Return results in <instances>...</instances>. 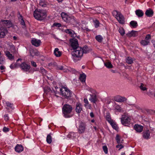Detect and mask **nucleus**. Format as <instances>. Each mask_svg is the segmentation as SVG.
Masks as SVG:
<instances>
[{
    "mask_svg": "<svg viewBox=\"0 0 155 155\" xmlns=\"http://www.w3.org/2000/svg\"><path fill=\"white\" fill-rule=\"evenodd\" d=\"M72 106L69 104H65L62 108V111L63 116L65 118H69L71 117V113L73 110Z\"/></svg>",
    "mask_w": 155,
    "mask_h": 155,
    "instance_id": "f257e3e1",
    "label": "nucleus"
},
{
    "mask_svg": "<svg viewBox=\"0 0 155 155\" xmlns=\"http://www.w3.org/2000/svg\"><path fill=\"white\" fill-rule=\"evenodd\" d=\"M60 95L65 99H70L72 96V93L67 87L62 86L60 88Z\"/></svg>",
    "mask_w": 155,
    "mask_h": 155,
    "instance_id": "f03ea898",
    "label": "nucleus"
},
{
    "mask_svg": "<svg viewBox=\"0 0 155 155\" xmlns=\"http://www.w3.org/2000/svg\"><path fill=\"white\" fill-rule=\"evenodd\" d=\"M33 15L35 18L38 20H42L46 16V13L43 10L38 9L35 10Z\"/></svg>",
    "mask_w": 155,
    "mask_h": 155,
    "instance_id": "7ed1b4c3",
    "label": "nucleus"
},
{
    "mask_svg": "<svg viewBox=\"0 0 155 155\" xmlns=\"http://www.w3.org/2000/svg\"><path fill=\"white\" fill-rule=\"evenodd\" d=\"M61 16L64 21L67 23L72 24L76 22L75 18L73 16L68 15L64 12H62L61 13Z\"/></svg>",
    "mask_w": 155,
    "mask_h": 155,
    "instance_id": "20e7f679",
    "label": "nucleus"
},
{
    "mask_svg": "<svg viewBox=\"0 0 155 155\" xmlns=\"http://www.w3.org/2000/svg\"><path fill=\"white\" fill-rule=\"evenodd\" d=\"M83 49L82 48L79 47L74 49L72 52L73 56L78 58H81L83 55Z\"/></svg>",
    "mask_w": 155,
    "mask_h": 155,
    "instance_id": "39448f33",
    "label": "nucleus"
},
{
    "mask_svg": "<svg viewBox=\"0 0 155 155\" xmlns=\"http://www.w3.org/2000/svg\"><path fill=\"white\" fill-rule=\"evenodd\" d=\"M0 30H3L4 29H6L7 28H10L12 26V24L9 20H1V22Z\"/></svg>",
    "mask_w": 155,
    "mask_h": 155,
    "instance_id": "423d86ee",
    "label": "nucleus"
},
{
    "mask_svg": "<svg viewBox=\"0 0 155 155\" xmlns=\"http://www.w3.org/2000/svg\"><path fill=\"white\" fill-rule=\"evenodd\" d=\"M121 124L124 125L128 126L130 124V118L128 116L123 114L120 118Z\"/></svg>",
    "mask_w": 155,
    "mask_h": 155,
    "instance_id": "0eeeda50",
    "label": "nucleus"
},
{
    "mask_svg": "<svg viewBox=\"0 0 155 155\" xmlns=\"http://www.w3.org/2000/svg\"><path fill=\"white\" fill-rule=\"evenodd\" d=\"M70 44L73 49L74 50L79 47L78 41L77 39L72 38L70 39Z\"/></svg>",
    "mask_w": 155,
    "mask_h": 155,
    "instance_id": "6e6552de",
    "label": "nucleus"
},
{
    "mask_svg": "<svg viewBox=\"0 0 155 155\" xmlns=\"http://www.w3.org/2000/svg\"><path fill=\"white\" fill-rule=\"evenodd\" d=\"M116 12L117 13L116 17L119 22L122 24H124L125 21L123 16L120 13L118 12L117 11Z\"/></svg>",
    "mask_w": 155,
    "mask_h": 155,
    "instance_id": "1a4fd4ad",
    "label": "nucleus"
},
{
    "mask_svg": "<svg viewBox=\"0 0 155 155\" xmlns=\"http://www.w3.org/2000/svg\"><path fill=\"white\" fill-rule=\"evenodd\" d=\"M20 67L22 70L25 71H28L30 68V66L25 62H23L21 64Z\"/></svg>",
    "mask_w": 155,
    "mask_h": 155,
    "instance_id": "9d476101",
    "label": "nucleus"
},
{
    "mask_svg": "<svg viewBox=\"0 0 155 155\" xmlns=\"http://www.w3.org/2000/svg\"><path fill=\"white\" fill-rule=\"evenodd\" d=\"M31 43L32 45L37 47L40 45L41 41L40 40L33 38L31 41Z\"/></svg>",
    "mask_w": 155,
    "mask_h": 155,
    "instance_id": "9b49d317",
    "label": "nucleus"
},
{
    "mask_svg": "<svg viewBox=\"0 0 155 155\" xmlns=\"http://www.w3.org/2000/svg\"><path fill=\"white\" fill-rule=\"evenodd\" d=\"M85 129V124L83 123H80L78 128V132L79 133H82L84 132Z\"/></svg>",
    "mask_w": 155,
    "mask_h": 155,
    "instance_id": "f8f14e48",
    "label": "nucleus"
},
{
    "mask_svg": "<svg viewBox=\"0 0 155 155\" xmlns=\"http://www.w3.org/2000/svg\"><path fill=\"white\" fill-rule=\"evenodd\" d=\"M82 105L80 103H77L75 109L76 112L78 113H80L82 110Z\"/></svg>",
    "mask_w": 155,
    "mask_h": 155,
    "instance_id": "ddd939ff",
    "label": "nucleus"
},
{
    "mask_svg": "<svg viewBox=\"0 0 155 155\" xmlns=\"http://www.w3.org/2000/svg\"><path fill=\"white\" fill-rule=\"evenodd\" d=\"M114 100L117 102H122L126 101L127 99L124 97L117 96L115 97Z\"/></svg>",
    "mask_w": 155,
    "mask_h": 155,
    "instance_id": "4468645a",
    "label": "nucleus"
},
{
    "mask_svg": "<svg viewBox=\"0 0 155 155\" xmlns=\"http://www.w3.org/2000/svg\"><path fill=\"white\" fill-rule=\"evenodd\" d=\"M143 134V137L145 139H148L150 138V132L149 130L144 131Z\"/></svg>",
    "mask_w": 155,
    "mask_h": 155,
    "instance_id": "2eb2a0df",
    "label": "nucleus"
},
{
    "mask_svg": "<svg viewBox=\"0 0 155 155\" xmlns=\"http://www.w3.org/2000/svg\"><path fill=\"white\" fill-rule=\"evenodd\" d=\"M90 97L89 98V100L91 102L95 103L97 101V98L95 94H90Z\"/></svg>",
    "mask_w": 155,
    "mask_h": 155,
    "instance_id": "dca6fc26",
    "label": "nucleus"
},
{
    "mask_svg": "<svg viewBox=\"0 0 155 155\" xmlns=\"http://www.w3.org/2000/svg\"><path fill=\"white\" fill-rule=\"evenodd\" d=\"M15 149L16 152L19 153L23 150L24 148L21 145L17 144L15 147Z\"/></svg>",
    "mask_w": 155,
    "mask_h": 155,
    "instance_id": "f3484780",
    "label": "nucleus"
},
{
    "mask_svg": "<svg viewBox=\"0 0 155 155\" xmlns=\"http://www.w3.org/2000/svg\"><path fill=\"white\" fill-rule=\"evenodd\" d=\"M143 127L140 125H135L134 127V129L137 132H140L142 131Z\"/></svg>",
    "mask_w": 155,
    "mask_h": 155,
    "instance_id": "a211bd4d",
    "label": "nucleus"
},
{
    "mask_svg": "<svg viewBox=\"0 0 155 155\" xmlns=\"http://www.w3.org/2000/svg\"><path fill=\"white\" fill-rule=\"evenodd\" d=\"M153 12L151 9H149L146 10L145 14L146 16L149 17H152L153 15Z\"/></svg>",
    "mask_w": 155,
    "mask_h": 155,
    "instance_id": "6ab92c4d",
    "label": "nucleus"
},
{
    "mask_svg": "<svg viewBox=\"0 0 155 155\" xmlns=\"http://www.w3.org/2000/svg\"><path fill=\"white\" fill-rule=\"evenodd\" d=\"M135 13L139 17L143 16L144 14L143 11L140 9L137 10L135 11Z\"/></svg>",
    "mask_w": 155,
    "mask_h": 155,
    "instance_id": "aec40b11",
    "label": "nucleus"
},
{
    "mask_svg": "<svg viewBox=\"0 0 155 155\" xmlns=\"http://www.w3.org/2000/svg\"><path fill=\"white\" fill-rule=\"evenodd\" d=\"M54 53L55 55L57 57H59L61 55V51H59V49L57 48L55 49Z\"/></svg>",
    "mask_w": 155,
    "mask_h": 155,
    "instance_id": "412c9836",
    "label": "nucleus"
},
{
    "mask_svg": "<svg viewBox=\"0 0 155 155\" xmlns=\"http://www.w3.org/2000/svg\"><path fill=\"white\" fill-rule=\"evenodd\" d=\"M5 54L8 58L11 61H12L14 59V56L12 54L10 53L9 51L5 52Z\"/></svg>",
    "mask_w": 155,
    "mask_h": 155,
    "instance_id": "4be33fe9",
    "label": "nucleus"
},
{
    "mask_svg": "<svg viewBox=\"0 0 155 155\" xmlns=\"http://www.w3.org/2000/svg\"><path fill=\"white\" fill-rule=\"evenodd\" d=\"M65 32L69 34L72 37H75V34L74 31L70 29H67L65 30Z\"/></svg>",
    "mask_w": 155,
    "mask_h": 155,
    "instance_id": "5701e85b",
    "label": "nucleus"
},
{
    "mask_svg": "<svg viewBox=\"0 0 155 155\" xmlns=\"http://www.w3.org/2000/svg\"><path fill=\"white\" fill-rule=\"evenodd\" d=\"M84 103H85L84 104V106L87 108L90 109L91 107V104H89L87 98H84Z\"/></svg>",
    "mask_w": 155,
    "mask_h": 155,
    "instance_id": "b1692460",
    "label": "nucleus"
},
{
    "mask_svg": "<svg viewBox=\"0 0 155 155\" xmlns=\"http://www.w3.org/2000/svg\"><path fill=\"white\" fill-rule=\"evenodd\" d=\"M2 31L0 33V37L4 38L8 32V30L6 29H4L3 30H1Z\"/></svg>",
    "mask_w": 155,
    "mask_h": 155,
    "instance_id": "393cba45",
    "label": "nucleus"
},
{
    "mask_svg": "<svg viewBox=\"0 0 155 155\" xmlns=\"http://www.w3.org/2000/svg\"><path fill=\"white\" fill-rule=\"evenodd\" d=\"M82 49H83V54L84 53L86 54L88 53L91 50V49H89L86 46H84L83 48H82Z\"/></svg>",
    "mask_w": 155,
    "mask_h": 155,
    "instance_id": "a878e982",
    "label": "nucleus"
},
{
    "mask_svg": "<svg viewBox=\"0 0 155 155\" xmlns=\"http://www.w3.org/2000/svg\"><path fill=\"white\" fill-rule=\"evenodd\" d=\"M134 59L131 57H128L126 58V62L128 64H131L133 62Z\"/></svg>",
    "mask_w": 155,
    "mask_h": 155,
    "instance_id": "bb28decb",
    "label": "nucleus"
},
{
    "mask_svg": "<svg viewBox=\"0 0 155 155\" xmlns=\"http://www.w3.org/2000/svg\"><path fill=\"white\" fill-rule=\"evenodd\" d=\"M86 75L84 74H81L79 77V79L82 82H84L85 81Z\"/></svg>",
    "mask_w": 155,
    "mask_h": 155,
    "instance_id": "cd10ccee",
    "label": "nucleus"
},
{
    "mask_svg": "<svg viewBox=\"0 0 155 155\" xmlns=\"http://www.w3.org/2000/svg\"><path fill=\"white\" fill-rule=\"evenodd\" d=\"M136 31H131L129 32L127 34V36L129 37H131L132 36H135L136 35Z\"/></svg>",
    "mask_w": 155,
    "mask_h": 155,
    "instance_id": "c85d7f7f",
    "label": "nucleus"
},
{
    "mask_svg": "<svg viewBox=\"0 0 155 155\" xmlns=\"http://www.w3.org/2000/svg\"><path fill=\"white\" fill-rule=\"evenodd\" d=\"M46 141L49 144L51 143L52 138L51 136V134H50L47 135L46 138Z\"/></svg>",
    "mask_w": 155,
    "mask_h": 155,
    "instance_id": "c756f323",
    "label": "nucleus"
},
{
    "mask_svg": "<svg viewBox=\"0 0 155 155\" xmlns=\"http://www.w3.org/2000/svg\"><path fill=\"white\" fill-rule=\"evenodd\" d=\"M106 120L109 122L110 123L113 120L111 119L110 114L109 113H107L106 114Z\"/></svg>",
    "mask_w": 155,
    "mask_h": 155,
    "instance_id": "7c9ffc66",
    "label": "nucleus"
},
{
    "mask_svg": "<svg viewBox=\"0 0 155 155\" xmlns=\"http://www.w3.org/2000/svg\"><path fill=\"white\" fill-rule=\"evenodd\" d=\"M105 66L108 68H113V65L109 61L107 62L104 63Z\"/></svg>",
    "mask_w": 155,
    "mask_h": 155,
    "instance_id": "2f4dec72",
    "label": "nucleus"
},
{
    "mask_svg": "<svg viewBox=\"0 0 155 155\" xmlns=\"http://www.w3.org/2000/svg\"><path fill=\"white\" fill-rule=\"evenodd\" d=\"M95 38L99 42H101L103 39L102 37L100 35L96 36L95 37Z\"/></svg>",
    "mask_w": 155,
    "mask_h": 155,
    "instance_id": "473e14b6",
    "label": "nucleus"
},
{
    "mask_svg": "<svg viewBox=\"0 0 155 155\" xmlns=\"http://www.w3.org/2000/svg\"><path fill=\"white\" fill-rule=\"evenodd\" d=\"M149 42V41L145 40H142L140 41L141 44L143 46H146L148 45Z\"/></svg>",
    "mask_w": 155,
    "mask_h": 155,
    "instance_id": "72a5a7b5",
    "label": "nucleus"
},
{
    "mask_svg": "<svg viewBox=\"0 0 155 155\" xmlns=\"http://www.w3.org/2000/svg\"><path fill=\"white\" fill-rule=\"evenodd\" d=\"M130 24L131 26H133L134 28H136L138 25L137 22L134 21H131L130 22Z\"/></svg>",
    "mask_w": 155,
    "mask_h": 155,
    "instance_id": "f704fd0d",
    "label": "nucleus"
},
{
    "mask_svg": "<svg viewBox=\"0 0 155 155\" xmlns=\"http://www.w3.org/2000/svg\"><path fill=\"white\" fill-rule=\"evenodd\" d=\"M109 123H110V125H111L112 127L114 129H115L116 130H117L118 129V128L117 127L116 124H115V123L114 122L113 120Z\"/></svg>",
    "mask_w": 155,
    "mask_h": 155,
    "instance_id": "c9c22d12",
    "label": "nucleus"
},
{
    "mask_svg": "<svg viewBox=\"0 0 155 155\" xmlns=\"http://www.w3.org/2000/svg\"><path fill=\"white\" fill-rule=\"evenodd\" d=\"M56 69L58 70H63L64 72H67V70L64 68V67L61 65H57V66Z\"/></svg>",
    "mask_w": 155,
    "mask_h": 155,
    "instance_id": "e433bc0d",
    "label": "nucleus"
},
{
    "mask_svg": "<svg viewBox=\"0 0 155 155\" xmlns=\"http://www.w3.org/2000/svg\"><path fill=\"white\" fill-rule=\"evenodd\" d=\"M140 89L143 91H147V88L146 87V86L143 83L141 84V85L140 87Z\"/></svg>",
    "mask_w": 155,
    "mask_h": 155,
    "instance_id": "4c0bfd02",
    "label": "nucleus"
},
{
    "mask_svg": "<svg viewBox=\"0 0 155 155\" xmlns=\"http://www.w3.org/2000/svg\"><path fill=\"white\" fill-rule=\"evenodd\" d=\"M39 4L42 7H45L47 6L46 3L43 0H41L39 2Z\"/></svg>",
    "mask_w": 155,
    "mask_h": 155,
    "instance_id": "58836bf2",
    "label": "nucleus"
},
{
    "mask_svg": "<svg viewBox=\"0 0 155 155\" xmlns=\"http://www.w3.org/2000/svg\"><path fill=\"white\" fill-rule=\"evenodd\" d=\"M94 26L95 28H97L99 26V22L98 20L95 19L94 20Z\"/></svg>",
    "mask_w": 155,
    "mask_h": 155,
    "instance_id": "ea45409f",
    "label": "nucleus"
},
{
    "mask_svg": "<svg viewBox=\"0 0 155 155\" xmlns=\"http://www.w3.org/2000/svg\"><path fill=\"white\" fill-rule=\"evenodd\" d=\"M116 140L117 142L118 143H122L120 141V136L118 134L117 135L116 137Z\"/></svg>",
    "mask_w": 155,
    "mask_h": 155,
    "instance_id": "a19ab883",
    "label": "nucleus"
},
{
    "mask_svg": "<svg viewBox=\"0 0 155 155\" xmlns=\"http://www.w3.org/2000/svg\"><path fill=\"white\" fill-rule=\"evenodd\" d=\"M5 104L7 107H9L11 108H13V104H12L8 101H5Z\"/></svg>",
    "mask_w": 155,
    "mask_h": 155,
    "instance_id": "79ce46f5",
    "label": "nucleus"
},
{
    "mask_svg": "<svg viewBox=\"0 0 155 155\" xmlns=\"http://www.w3.org/2000/svg\"><path fill=\"white\" fill-rule=\"evenodd\" d=\"M119 31L120 33L122 35H124L125 34V31L124 30L123 28H120L119 30Z\"/></svg>",
    "mask_w": 155,
    "mask_h": 155,
    "instance_id": "37998d69",
    "label": "nucleus"
},
{
    "mask_svg": "<svg viewBox=\"0 0 155 155\" xmlns=\"http://www.w3.org/2000/svg\"><path fill=\"white\" fill-rule=\"evenodd\" d=\"M115 109L119 112H121L122 111L121 107L118 105L115 107Z\"/></svg>",
    "mask_w": 155,
    "mask_h": 155,
    "instance_id": "c03bdc74",
    "label": "nucleus"
},
{
    "mask_svg": "<svg viewBox=\"0 0 155 155\" xmlns=\"http://www.w3.org/2000/svg\"><path fill=\"white\" fill-rule=\"evenodd\" d=\"M103 149L104 152L106 154H107L108 153L107 148L106 146H103Z\"/></svg>",
    "mask_w": 155,
    "mask_h": 155,
    "instance_id": "a18cd8bd",
    "label": "nucleus"
},
{
    "mask_svg": "<svg viewBox=\"0 0 155 155\" xmlns=\"http://www.w3.org/2000/svg\"><path fill=\"white\" fill-rule=\"evenodd\" d=\"M40 69L41 72L44 75L46 74V71L43 68H41Z\"/></svg>",
    "mask_w": 155,
    "mask_h": 155,
    "instance_id": "49530a36",
    "label": "nucleus"
},
{
    "mask_svg": "<svg viewBox=\"0 0 155 155\" xmlns=\"http://www.w3.org/2000/svg\"><path fill=\"white\" fill-rule=\"evenodd\" d=\"M116 147L117 148H119V150H120L124 147V146L122 144H118L116 146Z\"/></svg>",
    "mask_w": 155,
    "mask_h": 155,
    "instance_id": "de8ad7c7",
    "label": "nucleus"
},
{
    "mask_svg": "<svg viewBox=\"0 0 155 155\" xmlns=\"http://www.w3.org/2000/svg\"><path fill=\"white\" fill-rule=\"evenodd\" d=\"M88 90L90 91L93 94H95V91L93 89H92V88H89L88 89Z\"/></svg>",
    "mask_w": 155,
    "mask_h": 155,
    "instance_id": "09e8293b",
    "label": "nucleus"
},
{
    "mask_svg": "<svg viewBox=\"0 0 155 155\" xmlns=\"http://www.w3.org/2000/svg\"><path fill=\"white\" fill-rule=\"evenodd\" d=\"M4 60L2 55H1V53L0 52V64H2Z\"/></svg>",
    "mask_w": 155,
    "mask_h": 155,
    "instance_id": "8fccbe9b",
    "label": "nucleus"
},
{
    "mask_svg": "<svg viewBox=\"0 0 155 155\" xmlns=\"http://www.w3.org/2000/svg\"><path fill=\"white\" fill-rule=\"evenodd\" d=\"M3 130L4 132H6L9 131V129L8 128L4 127L3 129Z\"/></svg>",
    "mask_w": 155,
    "mask_h": 155,
    "instance_id": "3c124183",
    "label": "nucleus"
},
{
    "mask_svg": "<svg viewBox=\"0 0 155 155\" xmlns=\"http://www.w3.org/2000/svg\"><path fill=\"white\" fill-rule=\"evenodd\" d=\"M10 67L11 68L13 69L16 67V64H12L10 65Z\"/></svg>",
    "mask_w": 155,
    "mask_h": 155,
    "instance_id": "603ef678",
    "label": "nucleus"
},
{
    "mask_svg": "<svg viewBox=\"0 0 155 155\" xmlns=\"http://www.w3.org/2000/svg\"><path fill=\"white\" fill-rule=\"evenodd\" d=\"M151 38V36L150 35L148 34L145 37V39L148 41V40L150 39Z\"/></svg>",
    "mask_w": 155,
    "mask_h": 155,
    "instance_id": "864d4df0",
    "label": "nucleus"
},
{
    "mask_svg": "<svg viewBox=\"0 0 155 155\" xmlns=\"http://www.w3.org/2000/svg\"><path fill=\"white\" fill-rule=\"evenodd\" d=\"M54 25L58 27H60L61 26V25L59 23H54Z\"/></svg>",
    "mask_w": 155,
    "mask_h": 155,
    "instance_id": "5fc2aeb1",
    "label": "nucleus"
},
{
    "mask_svg": "<svg viewBox=\"0 0 155 155\" xmlns=\"http://www.w3.org/2000/svg\"><path fill=\"white\" fill-rule=\"evenodd\" d=\"M31 65L33 66L34 67H36L37 66V64H36V63L33 61H31Z\"/></svg>",
    "mask_w": 155,
    "mask_h": 155,
    "instance_id": "6e6d98bb",
    "label": "nucleus"
},
{
    "mask_svg": "<svg viewBox=\"0 0 155 155\" xmlns=\"http://www.w3.org/2000/svg\"><path fill=\"white\" fill-rule=\"evenodd\" d=\"M51 91V90H50V89L49 88H47L44 89V91H45V92L46 93L49 92Z\"/></svg>",
    "mask_w": 155,
    "mask_h": 155,
    "instance_id": "4d7b16f0",
    "label": "nucleus"
},
{
    "mask_svg": "<svg viewBox=\"0 0 155 155\" xmlns=\"http://www.w3.org/2000/svg\"><path fill=\"white\" fill-rule=\"evenodd\" d=\"M5 120L7 121L8 120V114H6L4 115Z\"/></svg>",
    "mask_w": 155,
    "mask_h": 155,
    "instance_id": "13d9d810",
    "label": "nucleus"
},
{
    "mask_svg": "<svg viewBox=\"0 0 155 155\" xmlns=\"http://www.w3.org/2000/svg\"><path fill=\"white\" fill-rule=\"evenodd\" d=\"M82 28L83 30H85L87 31H88L90 30L88 28H87L86 27H82Z\"/></svg>",
    "mask_w": 155,
    "mask_h": 155,
    "instance_id": "bf43d9fd",
    "label": "nucleus"
},
{
    "mask_svg": "<svg viewBox=\"0 0 155 155\" xmlns=\"http://www.w3.org/2000/svg\"><path fill=\"white\" fill-rule=\"evenodd\" d=\"M18 19L20 21H21V20L23 19L22 16L21 15H19V17H18Z\"/></svg>",
    "mask_w": 155,
    "mask_h": 155,
    "instance_id": "052dcab7",
    "label": "nucleus"
},
{
    "mask_svg": "<svg viewBox=\"0 0 155 155\" xmlns=\"http://www.w3.org/2000/svg\"><path fill=\"white\" fill-rule=\"evenodd\" d=\"M21 21V24L22 25H24L25 24V22L24 21L23 19L21 20V21Z\"/></svg>",
    "mask_w": 155,
    "mask_h": 155,
    "instance_id": "680f3d73",
    "label": "nucleus"
},
{
    "mask_svg": "<svg viewBox=\"0 0 155 155\" xmlns=\"http://www.w3.org/2000/svg\"><path fill=\"white\" fill-rule=\"evenodd\" d=\"M90 116L91 117H94V114L92 112L90 113Z\"/></svg>",
    "mask_w": 155,
    "mask_h": 155,
    "instance_id": "e2e57ef3",
    "label": "nucleus"
},
{
    "mask_svg": "<svg viewBox=\"0 0 155 155\" xmlns=\"http://www.w3.org/2000/svg\"><path fill=\"white\" fill-rule=\"evenodd\" d=\"M5 68V67L3 66H1L0 67V68L1 70H4Z\"/></svg>",
    "mask_w": 155,
    "mask_h": 155,
    "instance_id": "0e129e2a",
    "label": "nucleus"
},
{
    "mask_svg": "<svg viewBox=\"0 0 155 155\" xmlns=\"http://www.w3.org/2000/svg\"><path fill=\"white\" fill-rule=\"evenodd\" d=\"M13 38L14 40H16L17 39V38L15 36H14Z\"/></svg>",
    "mask_w": 155,
    "mask_h": 155,
    "instance_id": "69168bd1",
    "label": "nucleus"
},
{
    "mask_svg": "<svg viewBox=\"0 0 155 155\" xmlns=\"http://www.w3.org/2000/svg\"><path fill=\"white\" fill-rule=\"evenodd\" d=\"M75 134L74 133H73V132H72V133H71V136H74V134Z\"/></svg>",
    "mask_w": 155,
    "mask_h": 155,
    "instance_id": "338daca9",
    "label": "nucleus"
},
{
    "mask_svg": "<svg viewBox=\"0 0 155 155\" xmlns=\"http://www.w3.org/2000/svg\"><path fill=\"white\" fill-rule=\"evenodd\" d=\"M11 46L12 47V48L13 49V50L15 49V47L14 45H11Z\"/></svg>",
    "mask_w": 155,
    "mask_h": 155,
    "instance_id": "774afa93",
    "label": "nucleus"
}]
</instances>
